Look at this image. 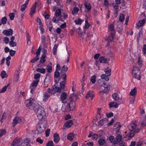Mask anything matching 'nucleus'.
<instances>
[{"mask_svg":"<svg viewBox=\"0 0 146 146\" xmlns=\"http://www.w3.org/2000/svg\"><path fill=\"white\" fill-rule=\"evenodd\" d=\"M6 133L5 129H1L0 130V136H2L4 135Z\"/></svg>","mask_w":146,"mask_h":146,"instance_id":"nucleus-52","label":"nucleus"},{"mask_svg":"<svg viewBox=\"0 0 146 146\" xmlns=\"http://www.w3.org/2000/svg\"><path fill=\"white\" fill-rule=\"evenodd\" d=\"M39 81V80H34L32 83L30 88L31 89V92L32 94H33V93L35 88L37 86L38 83Z\"/></svg>","mask_w":146,"mask_h":146,"instance_id":"nucleus-11","label":"nucleus"},{"mask_svg":"<svg viewBox=\"0 0 146 146\" xmlns=\"http://www.w3.org/2000/svg\"><path fill=\"white\" fill-rule=\"evenodd\" d=\"M39 105L35 103V100L33 98H29L28 99V109L31 110H34L36 109V107Z\"/></svg>","mask_w":146,"mask_h":146,"instance_id":"nucleus-7","label":"nucleus"},{"mask_svg":"<svg viewBox=\"0 0 146 146\" xmlns=\"http://www.w3.org/2000/svg\"><path fill=\"white\" fill-rule=\"evenodd\" d=\"M16 51L15 50H11L9 51L10 54L11 56H13L14 55Z\"/></svg>","mask_w":146,"mask_h":146,"instance_id":"nucleus-58","label":"nucleus"},{"mask_svg":"<svg viewBox=\"0 0 146 146\" xmlns=\"http://www.w3.org/2000/svg\"><path fill=\"white\" fill-rule=\"evenodd\" d=\"M2 33L5 35L9 36L12 35L13 31L12 29H10L8 30H4Z\"/></svg>","mask_w":146,"mask_h":146,"instance_id":"nucleus-15","label":"nucleus"},{"mask_svg":"<svg viewBox=\"0 0 146 146\" xmlns=\"http://www.w3.org/2000/svg\"><path fill=\"white\" fill-rule=\"evenodd\" d=\"M59 88V87H57L55 85H54L53 86V88L52 89H50V88H48L47 90V93L48 94H50V96H51L53 94H54L56 92L60 93V92L62 90V89H60V91H59V92H57L56 90V88Z\"/></svg>","mask_w":146,"mask_h":146,"instance_id":"nucleus-9","label":"nucleus"},{"mask_svg":"<svg viewBox=\"0 0 146 146\" xmlns=\"http://www.w3.org/2000/svg\"><path fill=\"white\" fill-rule=\"evenodd\" d=\"M58 45L57 44H55L53 48V54L54 55H56V52L57 51V48L58 46Z\"/></svg>","mask_w":146,"mask_h":146,"instance_id":"nucleus-39","label":"nucleus"},{"mask_svg":"<svg viewBox=\"0 0 146 146\" xmlns=\"http://www.w3.org/2000/svg\"><path fill=\"white\" fill-rule=\"evenodd\" d=\"M54 145L52 141H48L46 144V146H54Z\"/></svg>","mask_w":146,"mask_h":146,"instance_id":"nucleus-54","label":"nucleus"},{"mask_svg":"<svg viewBox=\"0 0 146 146\" xmlns=\"http://www.w3.org/2000/svg\"><path fill=\"white\" fill-rule=\"evenodd\" d=\"M96 76L95 75H94L91 77L90 81L93 84H94L96 82Z\"/></svg>","mask_w":146,"mask_h":146,"instance_id":"nucleus-47","label":"nucleus"},{"mask_svg":"<svg viewBox=\"0 0 146 146\" xmlns=\"http://www.w3.org/2000/svg\"><path fill=\"white\" fill-rule=\"evenodd\" d=\"M46 55L45 54H43L41 56L40 60V62L42 64L44 63L46 61L45 58Z\"/></svg>","mask_w":146,"mask_h":146,"instance_id":"nucleus-33","label":"nucleus"},{"mask_svg":"<svg viewBox=\"0 0 146 146\" xmlns=\"http://www.w3.org/2000/svg\"><path fill=\"white\" fill-rule=\"evenodd\" d=\"M27 2H26L21 7V10L23 11L25 10V9L27 7Z\"/></svg>","mask_w":146,"mask_h":146,"instance_id":"nucleus-43","label":"nucleus"},{"mask_svg":"<svg viewBox=\"0 0 146 146\" xmlns=\"http://www.w3.org/2000/svg\"><path fill=\"white\" fill-rule=\"evenodd\" d=\"M60 74V73L58 71L56 70L54 72V77L56 78H58L59 77Z\"/></svg>","mask_w":146,"mask_h":146,"instance_id":"nucleus-40","label":"nucleus"},{"mask_svg":"<svg viewBox=\"0 0 146 146\" xmlns=\"http://www.w3.org/2000/svg\"><path fill=\"white\" fill-rule=\"evenodd\" d=\"M40 74L39 73H37L35 75L34 78L36 80H38V79L40 78Z\"/></svg>","mask_w":146,"mask_h":146,"instance_id":"nucleus-60","label":"nucleus"},{"mask_svg":"<svg viewBox=\"0 0 146 146\" xmlns=\"http://www.w3.org/2000/svg\"><path fill=\"white\" fill-rule=\"evenodd\" d=\"M99 85L101 86H104V89L102 91L100 92V94L101 93H108L109 92V87L111 86L110 84L106 85L105 81L102 79H100L98 81Z\"/></svg>","mask_w":146,"mask_h":146,"instance_id":"nucleus-6","label":"nucleus"},{"mask_svg":"<svg viewBox=\"0 0 146 146\" xmlns=\"http://www.w3.org/2000/svg\"><path fill=\"white\" fill-rule=\"evenodd\" d=\"M114 35L111 34L110 36L108 38V41L111 42L113 41V39Z\"/></svg>","mask_w":146,"mask_h":146,"instance_id":"nucleus-51","label":"nucleus"},{"mask_svg":"<svg viewBox=\"0 0 146 146\" xmlns=\"http://www.w3.org/2000/svg\"><path fill=\"white\" fill-rule=\"evenodd\" d=\"M23 141L21 139H15L11 144V146H21Z\"/></svg>","mask_w":146,"mask_h":146,"instance_id":"nucleus-10","label":"nucleus"},{"mask_svg":"<svg viewBox=\"0 0 146 146\" xmlns=\"http://www.w3.org/2000/svg\"><path fill=\"white\" fill-rule=\"evenodd\" d=\"M36 108L35 110L36 115L38 119L40 120H41L44 118L46 115L44 108L39 105H37L36 107Z\"/></svg>","mask_w":146,"mask_h":146,"instance_id":"nucleus-3","label":"nucleus"},{"mask_svg":"<svg viewBox=\"0 0 146 146\" xmlns=\"http://www.w3.org/2000/svg\"><path fill=\"white\" fill-rule=\"evenodd\" d=\"M9 16L11 20H13L15 17V14L13 13H9Z\"/></svg>","mask_w":146,"mask_h":146,"instance_id":"nucleus-48","label":"nucleus"},{"mask_svg":"<svg viewBox=\"0 0 146 146\" xmlns=\"http://www.w3.org/2000/svg\"><path fill=\"white\" fill-rule=\"evenodd\" d=\"M99 61L101 63H106L107 60L104 57H100L99 58Z\"/></svg>","mask_w":146,"mask_h":146,"instance_id":"nucleus-37","label":"nucleus"},{"mask_svg":"<svg viewBox=\"0 0 146 146\" xmlns=\"http://www.w3.org/2000/svg\"><path fill=\"white\" fill-rule=\"evenodd\" d=\"M121 127V126L119 123H116L115 124L113 127V129L116 132L119 131Z\"/></svg>","mask_w":146,"mask_h":146,"instance_id":"nucleus-18","label":"nucleus"},{"mask_svg":"<svg viewBox=\"0 0 146 146\" xmlns=\"http://www.w3.org/2000/svg\"><path fill=\"white\" fill-rule=\"evenodd\" d=\"M62 15H61V10L58 9L56 10L55 13V16L52 19V21L54 23H57L59 21H63V19H62Z\"/></svg>","mask_w":146,"mask_h":146,"instance_id":"nucleus-5","label":"nucleus"},{"mask_svg":"<svg viewBox=\"0 0 146 146\" xmlns=\"http://www.w3.org/2000/svg\"><path fill=\"white\" fill-rule=\"evenodd\" d=\"M125 16L123 14H121L119 17V21L121 22L123 21L125 19Z\"/></svg>","mask_w":146,"mask_h":146,"instance_id":"nucleus-42","label":"nucleus"},{"mask_svg":"<svg viewBox=\"0 0 146 146\" xmlns=\"http://www.w3.org/2000/svg\"><path fill=\"white\" fill-rule=\"evenodd\" d=\"M1 20V23H2L3 24L5 25L6 24L7 19L6 17H3Z\"/></svg>","mask_w":146,"mask_h":146,"instance_id":"nucleus-44","label":"nucleus"},{"mask_svg":"<svg viewBox=\"0 0 146 146\" xmlns=\"http://www.w3.org/2000/svg\"><path fill=\"white\" fill-rule=\"evenodd\" d=\"M37 4V3L35 2L34 4L32 6L31 9V11L29 14L31 16V17H33V15L36 12L35 9H36V5Z\"/></svg>","mask_w":146,"mask_h":146,"instance_id":"nucleus-13","label":"nucleus"},{"mask_svg":"<svg viewBox=\"0 0 146 146\" xmlns=\"http://www.w3.org/2000/svg\"><path fill=\"white\" fill-rule=\"evenodd\" d=\"M84 5L88 11H90L91 9V6L90 4L87 2L85 3Z\"/></svg>","mask_w":146,"mask_h":146,"instance_id":"nucleus-26","label":"nucleus"},{"mask_svg":"<svg viewBox=\"0 0 146 146\" xmlns=\"http://www.w3.org/2000/svg\"><path fill=\"white\" fill-rule=\"evenodd\" d=\"M39 57L38 56H36L32 60L31 62L32 63H34L37 60H39Z\"/></svg>","mask_w":146,"mask_h":146,"instance_id":"nucleus-49","label":"nucleus"},{"mask_svg":"<svg viewBox=\"0 0 146 146\" xmlns=\"http://www.w3.org/2000/svg\"><path fill=\"white\" fill-rule=\"evenodd\" d=\"M136 89L135 88H134V89L131 90L129 93V94L131 96H134L136 95Z\"/></svg>","mask_w":146,"mask_h":146,"instance_id":"nucleus-25","label":"nucleus"},{"mask_svg":"<svg viewBox=\"0 0 146 146\" xmlns=\"http://www.w3.org/2000/svg\"><path fill=\"white\" fill-rule=\"evenodd\" d=\"M139 68L136 66H134L133 68L132 72L133 77L138 80H140L141 78V76L139 74Z\"/></svg>","mask_w":146,"mask_h":146,"instance_id":"nucleus-8","label":"nucleus"},{"mask_svg":"<svg viewBox=\"0 0 146 146\" xmlns=\"http://www.w3.org/2000/svg\"><path fill=\"white\" fill-rule=\"evenodd\" d=\"M122 136L119 134H118L117 136L115 137V140L116 142H119L121 141L122 139Z\"/></svg>","mask_w":146,"mask_h":146,"instance_id":"nucleus-34","label":"nucleus"},{"mask_svg":"<svg viewBox=\"0 0 146 146\" xmlns=\"http://www.w3.org/2000/svg\"><path fill=\"white\" fill-rule=\"evenodd\" d=\"M74 137V134L73 133H70L67 136L68 139L70 140H72Z\"/></svg>","mask_w":146,"mask_h":146,"instance_id":"nucleus-27","label":"nucleus"},{"mask_svg":"<svg viewBox=\"0 0 146 146\" xmlns=\"http://www.w3.org/2000/svg\"><path fill=\"white\" fill-rule=\"evenodd\" d=\"M36 141L40 144H42L43 143V140L41 139L40 137H38L36 139Z\"/></svg>","mask_w":146,"mask_h":146,"instance_id":"nucleus-56","label":"nucleus"},{"mask_svg":"<svg viewBox=\"0 0 146 146\" xmlns=\"http://www.w3.org/2000/svg\"><path fill=\"white\" fill-rule=\"evenodd\" d=\"M106 74H107V76H110L111 75V69L106 71L105 72Z\"/></svg>","mask_w":146,"mask_h":146,"instance_id":"nucleus-57","label":"nucleus"},{"mask_svg":"<svg viewBox=\"0 0 146 146\" xmlns=\"http://www.w3.org/2000/svg\"><path fill=\"white\" fill-rule=\"evenodd\" d=\"M109 139L110 142L113 143V145H115L117 144L116 141H115L114 137L113 136H110L109 137Z\"/></svg>","mask_w":146,"mask_h":146,"instance_id":"nucleus-23","label":"nucleus"},{"mask_svg":"<svg viewBox=\"0 0 146 146\" xmlns=\"http://www.w3.org/2000/svg\"><path fill=\"white\" fill-rule=\"evenodd\" d=\"M73 123V122L72 120H68L65 123L64 126L67 128H69L72 125Z\"/></svg>","mask_w":146,"mask_h":146,"instance_id":"nucleus-19","label":"nucleus"},{"mask_svg":"<svg viewBox=\"0 0 146 146\" xmlns=\"http://www.w3.org/2000/svg\"><path fill=\"white\" fill-rule=\"evenodd\" d=\"M1 76L2 78H6L7 77V75L4 71H3L1 73Z\"/></svg>","mask_w":146,"mask_h":146,"instance_id":"nucleus-38","label":"nucleus"},{"mask_svg":"<svg viewBox=\"0 0 146 146\" xmlns=\"http://www.w3.org/2000/svg\"><path fill=\"white\" fill-rule=\"evenodd\" d=\"M9 45L11 47H14L17 46V43L16 42L12 41H11L9 44Z\"/></svg>","mask_w":146,"mask_h":146,"instance_id":"nucleus-46","label":"nucleus"},{"mask_svg":"<svg viewBox=\"0 0 146 146\" xmlns=\"http://www.w3.org/2000/svg\"><path fill=\"white\" fill-rule=\"evenodd\" d=\"M4 40L5 43L7 44L9 42V39L7 37H4Z\"/></svg>","mask_w":146,"mask_h":146,"instance_id":"nucleus-59","label":"nucleus"},{"mask_svg":"<svg viewBox=\"0 0 146 146\" xmlns=\"http://www.w3.org/2000/svg\"><path fill=\"white\" fill-rule=\"evenodd\" d=\"M54 141L56 143H58L60 140V137L59 134L55 133L54 135Z\"/></svg>","mask_w":146,"mask_h":146,"instance_id":"nucleus-22","label":"nucleus"},{"mask_svg":"<svg viewBox=\"0 0 146 146\" xmlns=\"http://www.w3.org/2000/svg\"><path fill=\"white\" fill-rule=\"evenodd\" d=\"M143 32H142V30L141 29L140 30L138 35L137 36V39L138 40H139V38L141 37V36H142L143 35Z\"/></svg>","mask_w":146,"mask_h":146,"instance_id":"nucleus-45","label":"nucleus"},{"mask_svg":"<svg viewBox=\"0 0 146 146\" xmlns=\"http://www.w3.org/2000/svg\"><path fill=\"white\" fill-rule=\"evenodd\" d=\"M9 85V84L7 86H4L0 91V93H3L6 90Z\"/></svg>","mask_w":146,"mask_h":146,"instance_id":"nucleus-50","label":"nucleus"},{"mask_svg":"<svg viewBox=\"0 0 146 146\" xmlns=\"http://www.w3.org/2000/svg\"><path fill=\"white\" fill-rule=\"evenodd\" d=\"M21 121V119L19 117L17 116L13 119L12 124L13 126H14L18 123L20 122Z\"/></svg>","mask_w":146,"mask_h":146,"instance_id":"nucleus-17","label":"nucleus"},{"mask_svg":"<svg viewBox=\"0 0 146 146\" xmlns=\"http://www.w3.org/2000/svg\"><path fill=\"white\" fill-rule=\"evenodd\" d=\"M145 19H143L142 20H140L139 21L138 23L136 24V27H140L142 26L145 23Z\"/></svg>","mask_w":146,"mask_h":146,"instance_id":"nucleus-20","label":"nucleus"},{"mask_svg":"<svg viewBox=\"0 0 146 146\" xmlns=\"http://www.w3.org/2000/svg\"><path fill=\"white\" fill-rule=\"evenodd\" d=\"M83 21L80 18H78L77 20L74 21V22L76 25H81Z\"/></svg>","mask_w":146,"mask_h":146,"instance_id":"nucleus-36","label":"nucleus"},{"mask_svg":"<svg viewBox=\"0 0 146 146\" xmlns=\"http://www.w3.org/2000/svg\"><path fill=\"white\" fill-rule=\"evenodd\" d=\"M63 107H64L66 111H71L73 110L76 107L75 102L71 97H70L64 103Z\"/></svg>","mask_w":146,"mask_h":146,"instance_id":"nucleus-2","label":"nucleus"},{"mask_svg":"<svg viewBox=\"0 0 146 146\" xmlns=\"http://www.w3.org/2000/svg\"><path fill=\"white\" fill-rule=\"evenodd\" d=\"M143 54H146V44H144L143 46Z\"/></svg>","mask_w":146,"mask_h":146,"instance_id":"nucleus-64","label":"nucleus"},{"mask_svg":"<svg viewBox=\"0 0 146 146\" xmlns=\"http://www.w3.org/2000/svg\"><path fill=\"white\" fill-rule=\"evenodd\" d=\"M68 70V67L64 65L61 68V71L62 73H64L63 72H65L67 71Z\"/></svg>","mask_w":146,"mask_h":146,"instance_id":"nucleus-29","label":"nucleus"},{"mask_svg":"<svg viewBox=\"0 0 146 146\" xmlns=\"http://www.w3.org/2000/svg\"><path fill=\"white\" fill-rule=\"evenodd\" d=\"M98 143L100 145H102L105 144L106 141L105 139H100L98 140Z\"/></svg>","mask_w":146,"mask_h":146,"instance_id":"nucleus-32","label":"nucleus"},{"mask_svg":"<svg viewBox=\"0 0 146 146\" xmlns=\"http://www.w3.org/2000/svg\"><path fill=\"white\" fill-rule=\"evenodd\" d=\"M109 28L110 30L111 31H114V26L113 24H111L109 26Z\"/></svg>","mask_w":146,"mask_h":146,"instance_id":"nucleus-55","label":"nucleus"},{"mask_svg":"<svg viewBox=\"0 0 146 146\" xmlns=\"http://www.w3.org/2000/svg\"><path fill=\"white\" fill-rule=\"evenodd\" d=\"M19 71L17 70L15 73L14 78V81L17 82L19 78Z\"/></svg>","mask_w":146,"mask_h":146,"instance_id":"nucleus-21","label":"nucleus"},{"mask_svg":"<svg viewBox=\"0 0 146 146\" xmlns=\"http://www.w3.org/2000/svg\"><path fill=\"white\" fill-rule=\"evenodd\" d=\"M36 129L37 132H36V133L37 134H40L42 133L45 130V128L44 126L40 124H38L37 125Z\"/></svg>","mask_w":146,"mask_h":146,"instance_id":"nucleus-12","label":"nucleus"},{"mask_svg":"<svg viewBox=\"0 0 146 146\" xmlns=\"http://www.w3.org/2000/svg\"><path fill=\"white\" fill-rule=\"evenodd\" d=\"M36 70L38 72L42 74H44L46 72L45 69L43 68H38L36 69Z\"/></svg>","mask_w":146,"mask_h":146,"instance_id":"nucleus-31","label":"nucleus"},{"mask_svg":"<svg viewBox=\"0 0 146 146\" xmlns=\"http://www.w3.org/2000/svg\"><path fill=\"white\" fill-rule=\"evenodd\" d=\"M108 121V119L107 118H105L102 119L98 122L99 125L102 126L104 125V123L105 121Z\"/></svg>","mask_w":146,"mask_h":146,"instance_id":"nucleus-28","label":"nucleus"},{"mask_svg":"<svg viewBox=\"0 0 146 146\" xmlns=\"http://www.w3.org/2000/svg\"><path fill=\"white\" fill-rule=\"evenodd\" d=\"M67 94L65 92H63L60 95V101L62 102L64 104L66 102H64L67 98Z\"/></svg>","mask_w":146,"mask_h":146,"instance_id":"nucleus-14","label":"nucleus"},{"mask_svg":"<svg viewBox=\"0 0 146 146\" xmlns=\"http://www.w3.org/2000/svg\"><path fill=\"white\" fill-rule=\"evenodd\" d=\"M46 70L48 72H51L52 71V68L50 66L48 65Z\"/></svg>","mask_w":146,"mask_h":146,"instance_id":"nucleus-53","label":"nucleus"},{"mask_svg":"<svg viewBox=\"0 0 146 146\" xmlns=\"http://www.w3.org/2000/svg\"><path fill=\"white\" fill-rule=\"evenodd\" d=\"M128 128L130 132L127 136L129 139L134 136L135 133H137L140 131L139 126L136 123H132L130 124L128 126Z\"/></svg>","mask_w":146,"mask_h":146,"instance_id":"nucleus-1","label":"nucleus"},{"mask_svg":"<svg viewBox=\"0 0 146 146\" xmlns=\"http://www.w3.org/2000/svg\"><path fill=\"white\" fill-rule=\"evenodd\" d=\"M98 138V135L97 134H93L92 137V139L93 140H96Z\"/></svg>","mask_w":146,"mask_h":146,"instance_id":"nucleus-62","label":"nucleus"},{"mask_svg":"<svg viewBox=\"0 0 146 146\" xmlns=\"http://www.w3.org/2000/svg\"><path fill=\"white\" fill-rule=\"evenodd\" d=\"M94 97V94L93 92L92 91H89L86 94V98H88L89 97L91 98V99L93 100V98Z\"/></svg>","mask_w":146,"mask_h":146,"instance_id":"nucleus-16","label":"nucleus"},{"mask_svg":"<svg viewBox=\"0 0 146 146\" xmlns=\"http://www.w3.org/2000/svg\"><path fill=\"white\" fill-rule=\"evenodd\" d=\"M61 76L60 77L61 78H59L58 81H59L61 78H62L63 81H61L60 82V88H56V90L57 92H59L60 91V89H63L65 87V81L66 80V74L64 73H62V72H60Z\"/></svg>","mask_w":146,"mask_h":146,"instance_id":"nucleus-4","label":"nucleus"},{"mask_svg":"<svg viewBox=\"0 0 146 146\" xmlns=\"http://www.w3.org/2000/svg\"><path fill=\"white\" fill-rule=\"evenodd\" d=\"M79 11V9L77 7H75L74 8L72 11V14L73 15L76 14Z\"/></svg>","mask_w":146,"mask_h":146,"instance_id":"nucleus-41","label":"nucleus"},{"mask_svg":"<svg viewBox=\"0 0 146 146\" xmlns=\"http://www.w3.org/2000/svg\"><path fill=\"white\" fill-rule=\"evenodd\" d=\"M109 106L110 108L112 107L117 108L118 106V105L117 104V103L116 102H112L109 103Z\"/></svg>","mask_w":146,"mask_h":146,"instance_id":"nucleus-24","label":"nucleus"},{"mask_svg":"<svg viewBox=\"0 0 146 146\" xmlns=\"http://www.w3.org/2000/svg\"><path fill=\"white\" fill-rule=\"evenodd\" d=\"M113 98L115 100H118L119 99L118 94L115 93L113 94L112 95Z\"/></svg>","mask_w":146,"mask_h":146,"instance_id":"nucleus-35","label":"nucleus"},{"mask_svg":"<svg viewBox=\"0 0 146 146\" xmlns=\"http://www.w3.org/2000/svg\"><path fill=\"white\" fill-rule=\"evenodd\" d=\"M137 63L139 65H141L142 64V62L141 59V57L140 56H139L138 57V60L137 61Z\"/></svg>","mask_w":146,"mask_h":146,"instance_id":"nucleus-61","label":"nucleus"},{"mask_svg":"<svg viewBox=\"0 0 146 146\" xmlns=\"http://www.w3.org/2000/svg\"><path fill=\"white\" fill-rule=\"evenodd\" d=\"M50 94H48L47 92H45L43 95V100L46 101L47 100L48 98L50 97Z\"/></svg>","mask_w":146,"mask_h":146,"instance_id":"nucleus-30","label":"nucleus"},{"mask_svg":"<svg viewBox=\"0 0 146 146\" xmlns=\"http://www.w3.org/2000/svg\"><path fill=\"white\" fill-rule=\"evenodd\" d=\"M108 56L110 57L111 58V59H114V56L113 54L111 53V52H110L108 54Z\"/></svg>","mask_w":146,"mask_h":146,"instance_id":"nucleus-63","label":"nucleus"}]
</instances>
